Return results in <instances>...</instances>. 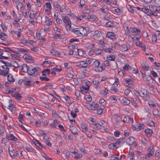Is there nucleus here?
<instances>
[{"mask_svg": "<svg viewBox=\"0 0 160 160\" xmlns=\"http://www.w3.org/2000/svg\"><path fill=\"white\" fill-rule=\"evenodd\" d=\"M62 19L67 31H71V22L70 18L67 16L62 15Z\"/></svg>", "mask_w": 160, "mask_h": 160, "instance_id": "nucleus-1", "label": "nucleus"}, {"mask_svg": "<svg viewBox=\"0 0 160 160\" xmlns=\"http://www.w3.org/2000/svg\"><path fill=\"white\" fill-rule=\"evenodd\" d=\"M40 69L38 67H36L34 68H30L29 70L28 73L31 75L33 76H36L38 74V71Z\"/></svg>", "mask_w": 160, "mask_h": 160, "instance_id": "nucleus-2", "label": "nucleus"}, {"mask_svg": "<svg viewBox=\"0 0 160 160\" xmlns=\"http://www.w3.org/2000/svg\"><path fill=\"white\" fill-rule=\"evenodd\" d=\"M126 143L128 145L130 146L133 144L135 147L137 146V144L135 142V139L132 137H130L128 138L126 140Z\"/></svg>", "mask_w": 160, "mask_h": 160, "instance_id": "nucleus-3", "label": "nucleus"}, {"mask_svg": "<svg viewBox=\"0 0 160 160\" xmlns=\"http://www.w3.org/2000/svg\"><path fill=\"white\" fill-rule=\"evenodd\" d=\"M153 147L151 146L150 147L148 150V153L145 156L146 159H149V157L153 154Z\"/></svg>", "mask_w": 160, "mask_h": 160, "instance_id": "nucleus-4", "label": "nucleus"}, {"mask_svg": "<svg viewBox=\"0 0 160 160\" xmlns=\"http://www.w3.org/2000/svg\"><path fill=\"white\" fill-rule=\"evenodd\" d=\"M42 134L43 135V140L46 144L49 147H51L52 145V144L50 142L49 140V138L48 136L45 134L44 132H43Z\"/></svg>", "mask_w": 160, "mask_h": 160, "instance_id": "nucleus-5", "label": "nucleus"}, {"mask_svg": "<svg viewBox=\"0 0 160 160\" xmlns=\"http://www.w3.org/2000/svg\"><path fill=\"white\" fill-rule=\"evenodd\" d=\"M117 36V35L112 32H108L106 35L107 37L112 40L116 39Z\"/></svg>", "mask_w": 160, "mask_h": 160, "instance_id": "nucleus-6", "label": "nucleus"}, {"mask_svg": "<svg viewBox=\"0 0 160 160\" xmlns=\"http://www.w3.org/2000/svg\"><path fill=\"white\" fill-rule=\"evenodd\" d=\"M130 32L134 36H138V35L141 32V31L140 30L135 28H131Z\"/></svg>", "mask_w": 160, "mask_h": 160, "instance_id": "nucleus-7", "label": "nucleus"}, {"mask_svg": "<svg viewBox=\"0 0 160 160\" xmlns=\"http://www.w3.org/2000/svg\"><path fill=\"white\" fill-rule=\"evenodd\" d=\"M71 31L75 35H77V36L81 37V34H80V27L73 28L72 29H71Z\"/></svg>", "mask_w": 160, "mask_h": 160, "instance_id": "nucleus-8", "label": "nucleus"}, {"mask_svg": "<svg viewBox=\"0 0 160 160\" xmlns=\"http://www.w3.org/2000/svg\"><path fill=\"white\" fill-rule=\"evenodd\" d=\"M7 138L9 140L16 141L18 140L17 138L15 136L12 134H9L6 136Z\"/></svg>", "mask_w": 160, "mask_h": 160, "instance_id": "nucleus-9", "label": "nucleus"}, {"mask_svg": "<svg viewBox=\"0 0 160 160\" xmlns=\"http://www.w3.org/2000/svg\"><path fill=\"white\" fill-rule=\"evenodd\" d=\"M102 51H104L105 52H108L112 53H113L114 50L112 49V47L110 46L109 48H107L104 46L102 49Z\"/></svg>", "mask_w": 160, "mask_h": 160, "instance_id": "nucleus-10", "label": "nucleus"}, {"mask_svg": "<svg viewBox=\"0 0 160 160\" xmlns=\"http://www.w3.org/2000/svg\"><path fill=\"white\" fill-rule=\"evenodd\" d=\"M126 139L125 138H120L117 140L116 141V143L117 144L118 146L119 147L121 146L124 143Z\"/></svg>", "mask_w": 160, "mask_h": 160, "instance_id": "nucleus-11", "label": "nucleus"}, {"mask_svg": "<svg viewBox=\"0 0 160 160\" xmlns=\"http://www.w3.org/2000/svg\"><path fill=\"white\" fill-rule=\"evenodd\" d=\"M140 96L143 98L146 97V96L147 95V90L144 88H141V90L139 91Z\"/></svg>", "mask_w": 160, "mask_h": 160, "instance_id": "nucleus-12", "label": "nucleus"}, {"mask_svg": "<svg viewBox=\"0 0 160 160\" xmlns=\"http://www.w3.org/2000/svg\"><path fill=\"white\" fill-rule=\"evenodd\" d=\"M69 129L73 134L76 135L78 134V130L75 126L73 125L70 126Z\"/></svg>", "mask_w": 160, "mask_h": 160, "instance_id": "nucleus-13", "label": "nucleus"}, {"mask_svg": "<svg viewBox=\"0 0 160 160\" xmlns=\"http://www.w3.org/2000/svg\"><path fill=\"white\" fill-rule=\"evenodd\" d=\"M17 52L21 53H24L25 54L26 53H28V51L22 48H17L16 50H15V51L14 52L15 53H17Z\"/></svg>", "mask_w": 160, "mask_h": 160, "instance_id": "nucleus-14", "label": "nucleus"}, {"mask_svg": "<svg viewBox=\"0 0 160 160\" xmlns=\"http://www.w3.org/2000/svg\"><path fill=\"white\" fill-rule=\"evenodd\" d=\"M80 34L81 37L85 36L87 33V31L86 29L82 27H80Z\"/></svg>", "mask_w": 160, "mask_h": 160, "instance_id": "nucleus-15", "label": "nucleus"}, {"mask_svg": "<svg viewBox=\"0 0 160 160\" xmlns=\"http://www.w3.org/2000/svg\"><path fill=\"white\" fill-rule=\"evenodd\" d=\"M34 83V82L32 81L29 80H28L25 78V80L24 82V84L26 86H28L30 87Z\"/></svg>", "mask_w": 160, "mask_h": 160, "instance_id": "nucleus-16", "label": "nucleus"}, {"mask_svg": "<svg viewBox=\"0 0 160 160\" xmlns=\"http://www.w3.org/2000/svg\"><path fill=\"white\" fill-rule=\"evenodd\" d=\"M29 69L30 68L27 66V65L23 64L22 67V70L24 72H27L28 73Z\"/></svg>", "mask_w": 160, "mask_h": 160, "instance_id": "nucleus-17", "label": "nucleus"}, {"mask_svg": "<svg viewBox=\"0 0 160 160\" xmlns=\"http://www.w3.org/2000/svg\"><path fill=\"white\" fill-rule=\"evenodd\" d=\"M105 25L107 27L113 28L115 26V22L109 21L106 23Z\"/></svg>", "mask_w": 160, "mask_h": 160, "instance_id": "nucleus-18", "label": "nucleus"}, {"mask_svg": "<svg viewBox=\"0 0 160 160\" xmlns=\"http://www.w3.org/2000/svg\"><path fill=\"white\" fill-rule=\"evenodd\" d=\"M141 11L144 12V13L146 14H148V15H153L154 14L153 13H151L149 12V10L148 8H141Z\"/></svg>", "mask_w": 160, "mask_h": 160, "instance_id": "nucleus-19", "label": "nucleus"}, {"mask_svg": "<svg viewBox=\"0 0 160 160\" xmlns=\"http://www.w3.org/2000/svg\"><path fill=\"white\" fill-rule=\"evenodd\" d=\"M84 61L78 62L77 63V66L80 67L85 68L86 67Z\"/></svg>", "mask_w": 160, "mask_h": 160, "instance_id": "nucleus-20", "label": "nucleus"}, {"mask_svg": "<svg viewBox=\"0 0 160 160\" xmlns=\"http://www.w3.org/2000/svg\"><path fill=\"white\" fill-rule=\"evenodd\" d=\"M116 57L114 55H108L107 56V60L108 61H114Z\"/></svg>", "mask_w": 160, "mask_h": 160, "instance_id": "nucleus-21", "label": "nucleus"}, {"mask_svg": "<svg viewBox=\"0 0 160 160\" xmlns=\"http://www.w3.org/2000/svg\"><path fill=\"white\" fill-rule=\"evenodd\" d=\"M145 132L146 134L148 137H150L152 136V130L148 128L145 129Z\"/></svg>", "mask_w": 160, "mask_h": 160, "instance_id": "nucleus-22", "label": "nucleus"}, {"mask_svg": "<svg viewBox=\"0 0 160 160\" xmlns=\"http://www.w3.org/2000/svg\"><path fill=\"white\" fill-rule=\"evenodd\" d=\"M45 5L47 9H45V11L49 12L51 9L52 6L50 2H46L45 3Z\"/></svg>", "mask_w": 160, "mask_h": 160, "instance_id": "nucleus-23", "label": "nucleus"}, {"mask_svg": "<svg viewBox=\"0 0 160 160\" xmlns=\"http://www.w3.org/2000/svg\"><path fill=\"white\" fill-rule=\"evenodd\" d=\"M7 79L8 81L10 82H13L14 81V79L11 74L9 73L7 76Z\"/></svg>", "mask_w": 160, "mask_h": 160, "instance_id": "nucleus-24", "label": "nucleus"}, {"mask_svg": "<svg viewBox=\"0 0 160 160\" xmlns=\"http://www.w3.org/2000/svg\"><path fill=\"white\" fill-rule=\"evenodd\" d=\"M25 149L27 151L29 152H32L36 153V151L35 150L32 148L31 146L26 147Z\"/></svg>", "mask_w": 160, "mask_h": 160, "instance_id": "nucleus-25", "label": "nucleus"}, {"mask_svg": "<svg viewBox=\"0 0 160 160\" xmlns=\"http://www.w3.org/2000/svg\"><path fill=\"white\" fill-rule=\"evenodd\" d=\"M136 45L137 46L141 47L143 50L144 51L145 50L146 48V45L145 44L142 43H140V42L139 41L138 42L136 43Z\"/></svg>", "mask_w": 160, "mask_h": 160, "instance_id": "nucleus-26", "label": "nucleus"}, {"mask_svg": "<svg viewBox=\"0 0 160 160\" xmlns=\"http://www.w3.org/2000/svg\"><path fill=\"white\" fill-rule=\"evenodd\" d=\"M81 127L83 131L86 132L88 129L87 126L85 123H82L80 124Z\"/></svg>", "mask_w": 160, "mask_h": 160, "instance_id": "nucleus-27", "label": "nucleus"}, {"mask_svg": "<svg viewBox=\"0 0 160 160\" xmlns=\"http://www.w3.org/2000/svg\"><path fill=\"white\" fill-rule=\"evenodd\" d=\"M50 73V69H44L42 71V75L43 76L46 75V74L48 75Z\"/></svg>", "mask_w": 160, "mask_h": 160, "instance_id": "nucleus-28", "label": "nucleus"}, {"mask_svg": "<svg viewBox=\"0 0 160 160\" xmlns=\"http://www.w3.org/2000/svg\"><path fill=\"white\" fill-rule=\"evenodd\" d=\"M50 52L52 55L56 56H59L60 54V52L57 51L54 49L51 50Z\"/></svg>", "mask_w": 160, "mask_h": 160, "instance_id": "nucleus-29", "label": "nucleus"}, {"mask_svg": "<svg viewBox=\"0 0 160 160\" xmlns=\"http://www.w3.org/2000/svg\"><path fill=\"white\" fill-rule=\"evenodd\" d=\"M100 63L98 61L96 60L93 62L92 66L93 67L97 68V67L99 65Z\"/></svg>", "mask_w": 160, "mask_h": 160, "instance_id": "nucleus-30", "label": "nucleus"}, {"mask_svg": "<svg viewBox=\"0 0 160 160\" xmlns=\"http://www.w3.org/2000/svg\"><path fill=\"white\" fill-rule=\"evenodd\" d=\"M145 125L143 123H139L138 124L137 126V131H138L144 128Z\"/></svg>", "mask_w": 160, "mask_h": 160, "instance_id": "nucleus-31", "label": "nucleus"}, {"mask_svg": "<svg viewBox=\"0 0 160 160\" xmlns=\"http://www.w3.org/2000/svg\"><path fill=\"white\" fill-rule=\"evenodd\" d=\"M29 18L31 19H34L35 17V15L34 13L31 12L30 11H29L28 12Z\"/></svg>", "mask_w": 160, "mask_h": 160, "instance_id": "nucleus-32", "label": "nucleus"}, {"mask_svg": "<svg viewBox=\"0 0 160 160\" xmlns=\"http://www.w3.org/2000/svg\"><path fill=\"white\" fill-rule=\"evenodd\" d=\"M52 36L54 39H58L59 38H61V36H63V35L58 34L55 33L52 34Z\"/></svg>", "mask_w": 160, "mask_h": 160, "instance_id": "nucleus-33", "label": "nucleus"}, {"mask_svg": "<svg viewBox=\"0 0 160 160\" xmlns=\"http://www.w3.org/2000/svg\"><path fill=\"white\" fill-rule=\"evenodd\" d=\"M35 144L36 146L39 148L42 149V145L38 141L36 140Z\"/></svg>", "mask_w": 160, "mask_h": 160, "instance_id": "nucleus-34", "label": "nucleus"}, {"mask_svg": "<svg viewBox=\"0 0 160 160\" xmlns=\"http://www.w3.org/2000/svg\"><path fill=\"white\" fill-rule=\"evenodd\" d=\"M128 49V48L126 44H123L121 46V50L122 52L126 51Z\"/></svg>", "mask_w": 160, "mask_h": 160, "instance_id": "nucleus-35", "label": "nucleus"}, {"mask_svg": "<svg viewBox=\"0 0 160 160\" xmlns=\"http://www.w3.org/2000/svg\"><path fill=\"white\" fill-rule=\"evenodd\" d=\"M73 153L75 154V157L77 158H81L82 156V154H78L76 152L74 151Z\"/></svg>", "mask_w": 160, "mask_h": 160, "instance_id": "nucleus-36", "label": "nucleus"}, {"mask_svg": "<svg viewBox=\"0 0 160 160\" xmlns=\"http://www.w3.org/2000/svg\"><path fill=\"white\" fill-rule=\"evenodd\" d=\"M5 131V129L4 127L2 125L0 124V135L2 136Z\"/></svg>", "mask_w": 160, "mask_h": 160, "instance_id": "nucleus-37", "label": "nucleus"}, {"mask_svg": "<svg viewBox=\"0 0 160 160\" xmlns=\"http://www.w3.org/2000/svg\"><path fill=\"white\" fill-rule=\"evenodd\" d=\"M20 43L23 44L24 45H26L29 43L28 42L25 38H22L20 40Z\"/></svg>", "mask_w": 160, "mask_h": 160, "instance_id": "nucleus-38", "label": "nucleus"}, {"mask_svg": "<svg viewBox=\"0 0 160 160\" xmlns=\"http://www.w3.org/2000/svg\"><path fill=\"white\" fill-rule=\"evenodd\" d=\"M1 62L4 64H5V67H8L9 66H12V65L11 64V63L8 62H6L5 61L3 60H1Z\"/></svg>", "mask_w": 160, "mask_h": 160, "instance_id": "nucleus-39", "label": "nucleus"}, {"mask_svg": "<svg viewBox=\"0 0 160 160\" xmlns=\"http://www.w3.org/2000/svg\"><path fill=\"white\" fill-rule=\"evenodd\" d=\"M122 101L126 105H128L130 102V101L125 97L122 98Z\"/></svg>", "mask_w": 160, "mask_h": 160, "instance_id": "nucleus-40", "label": "nucleus"}, {"mask_svg": "<svg viewBox=\"0 0 160 160\" xmlns=\"http://www.w3.org/2000/svg\"><path fill=\"white\" fill-rule=\"evenodd\" d=\"M62 154L65 156L66 158H68L70 156V153L68 151H66L64 152Z\"/></svg>", "mask_w": 160, "mask_h": 160, "instance_id": "nucleus-41", "label": "nucleus"}, {"mask_svg": "<svg viewBox=\"0 0 160 160\" xmlns=\"http://www.w3.org/2000/svg\"><path fill=\"white\" fill-rule=\"evenodd\" d=\"M10 105H11V111L13 113H15L16 111L15 106L12 104H10Z\"/></svg>", "mask_w": 160, "mask_h": 160, "instance_id": "nucleus-42", "label": "nucleus"}, {"mask_svg": "<svg viewBox=\"0 0 160 160\" xmlns=\"http://www.w3.org/2000/svg\"><path fill=\"white\" fill-rule=\"evenodd\" d=\"M53 6L55 9H58L60 7L57 1H55L53 2Z\"/></svg>", "mask_w": 160, "mask_h": 160, "instance_id": "nucleus-43", "label": "nucleus"}, {"mask_svg": "<svg viewBox=\"0 0 160 160\" xmlns=\"http://www.w3.org/2000/svg\"><path fill=\"white\" fill-rule=\"evenodd\" d=\"M8 151L9 152V154L10 155L11 157H12L13 156H15V151L13 150L10 151L9 148H8Z\"/></svg>", "mask_w": 160, "mask_h": 160, "instance_id": "nucleus-44", "label": "nucleus"}, {"mask_svg": "<svg viewBox=\"0 0 160 160\" xmlns=\"http://www.w3.org/2000/svg\"><path fill=\"white\" fill-rule=\"evenodd\" d=\"M12 63L13 64L12 65V66L15 67L16 68H17L19 67V65L18 63L15 61H13L12 62Z\"/></svg>", "mask_w": 160, "mask_h": 160, "instance_id": "nucleus-45", "label": "nucleus"}, {"mask_svg": "<svg viewBox=\"0 0 160 160\" xmlns=\"http://www.w3.org/2000/svg\"><path fill=\"white\" fill-rule=\"evenodd\" d=\"M102 51V49L100 50L98 48H97L94 50L95 54H100Z\"/></svg>", "mask_w": 160, "mask_h": 160, "instance_id": "nucleus-46", "label": "nucleus"}, {"mask_svg": "<svg viewBox=\"0 0 160 160\" xmlns=\"http://www.w3.org/2000/svg\"><path fill=\"white\" fill-rule=\"evenodd\" d=\"M153 114L155 116H157L158 115L159 111L156 109H154L152 111Z\"/></svg>", "mask_w": 160, "mask_h": 160, "instance_id": "nucleus-47", "label": "nucleus"}, {"mask_svg": "<svg viewBox=\"0 0 160 160\" xmlns=\"http://www.w3.org/2000/svg\"><path fill=\"white\" fill-rule=\"evenodd\" d=\"M110 15L106 14L103 16V18L104 19L107 20H109L110 19Z\"/></svg>", "mask_w": 160, "mask_h": 160, "instance_id": "nucleus-48", "label": "nucleus"}, {"mask_svg": "<svg viewBox=\"0 0 160 160\" xmlns=\"http://www.w3.org/2000/svg\"><path fill=\"white\" fill-rule=\"evenodd\" d=\"M15 154L16 156L19 158H20L22 155V152L21 151H17Z\"/></svg>", "mask_w": 160, "mask_h": 160, "instance_id": "nucleus-49", "label": "nucleus"}, {"mask_svg": "<svg viewBox=\"0 0 160 160\" xmlns=\"http://www.w3.org/2000/svg\"><path fill=\"white\" fill-rule=\"evenodd\" d=\"M96 105L95 107H93V108H91V110H95L98 109V108L99 105L98 103H96L95 102H92V105Z\"/></svg>", "mask_w": 160, "mask_h": 160, "instance_id": "nucleus-50", "label": "nucleus"}, {"mask_svg": "<svg viewBox=\"0 0 160 160\" xmlns=\"http://www.w3.org/2000/svg\"><path fill=\"white\" fill-rule=\"evenodd\" d=\"M0 38L2 40H4L7 37L6 33H1L0 35Z\"/></svg>", "mask_w": 160, "mask_h": 160, "instance_id": "nucleus-51", "label": "nucleus"}, {"mask_svg": "<svg viewBox=\"0 0 160 160\" xmlns=\"http://www.w3.org/2000/svg\"><path fill=\"white\" fill-rule=\"evenodd\" d=\"M157 36L156 34H154L152 36V40L153 42H157Z\"/></svg>", "mask_w": 160, "mask_h": 160, "instance_id": "nucleus-52", "label": "nucleus"}, {"mask_svg": "<svg viewBox=\"0 0 160 160\" xmlns=\"http://www.w3.org/2000/svg\"><path fill=\"white\" fill-rule=\"evenodd\" d=\"M42 4V1L39 0H37V2L36 4V5L38 7H41Z\"/></svg>", "mask_w": 160, "mask_h": 160, "instance_id": "nucleus-53", "label": "nucleus"}, {"mask_svg": "<svg viewBox=\"0 0 160 160\" xmlns=\"http://www.w3.org/2000/svg\"><path fill=\"white\" fill-rule=\"evenodd\" d=\"M15 98L16 99L20 100L22 99V96L19 93H16V95Z\"/></svg>", "mask_w": 160, "mask_h": 160, "instance_id": "nucleus-54", "label": "nucleus"}, {"mask_svg": "<svg viewBox=\"0 0 160 160\" xmlns=\"http://www.w3.org/2000/svg\"><path fill=\"white\" fill-rule=\"evenodd\" d=\"M65 98L67 103L69 104H71L72 103V102L71 100H70V98L68 96H65Z\"/></svg>", "mask_w": 160, "mask_h": 160, "instance_id": "nucleus-55", "label": "nucleus"}, {"mask_svg": "<svg viewBox=\"0 0 160 160\" xmlns=\"http://www.w3.org/2000/svg\"><path fill=\"white\" fill-rule=\"evenodd\" d=\"M89 87H86L85 86H82L80 88L81 91L84 92L85 90H88L89 89Z\"/></svg>", "mask_w": 160, "mask_h": 160, "instance_id": "nucleus-56", "label": "nucleus"}, {"mask_svg": "<svg viewBox=\"0 0 160 160\" xmlns=\"http://www.w3.org/2000/svg\"><path fill=\"white\" fill-rule=\"evenodd\" d=\"M44 77H40V79L42 81H48L49 80V79L48 78H47V77H46L45 75H44Z\"/></svg>", "mask_w": 160, "mask_h": 160, "instance_id": "nucleus-57", "label": "nucleus"}, {"mask_svg": "<svg viewBox=\"0 0 160 160\" xmlns=\"http://www.w3.org/2000/svg\"><path fill=\"white\" fill-rule=\"evenodd\" d=\"M78 55L80 56H82L83 55L84 52L81 50L78 49Z\"/></svg>", "mask_w": 160, "mask_h": 160, "instance_id": "nucleus-58", "label": "nucleus"}, {"mask_svg": "<svg viewBox=\"0 0 160 160\" xmlns=\"http://www.w3.org/2000/svg\"><path fill=\"white\" fill-rule=\"evenodd\" d=\"M142 68L145 70L148 71L149 69V66H146L144 64H142Z\"/></svg>", "mask_w": 160, "mask_h": 160, "instance_id": "nucleus-59", "label": "nucleus"}, {"mask_svg": "<svg viewBox=\"0 0 160 160\" xmlns=\"http://www.w3.org/2000/svg\"><path fill=\"white\" fill-rule=\"evenodd\" d=\"M71 114L72 116L74 118H76L77 117L76 113L74 111H73V110L71 111Z\"/></svg>", "mask_w": 160, "mask_h": 160, "instance_id": "nucleus-60", "label": "nucleus"}, {"mask_svg": "<svg viewBox=\"0 0 160 160\" xmlns=\"http://www.w3.org/2000/svg\"><path fill=\"white\" fill-rule=\"evenodd\" d=\"M103 69H104L103 68V67L102 66H99V65L98 67H97V68L95 70L96 71L101 72Z\"/></svg>", "mask_w": 160, "mask_h": 160, "instance_id": "nucleus-61", "label": "nucleus"}, {"mask_svg": "<svg viewBox=\"0 0 160 160\" xmlns=\"http://www.w3.org/2000/svg\"><path fill=\"white\" fill-rule=\"evenodd\" d=\"M84 62L85 63L86 67L87 66V65H89L91 63V62L90 61V59L89 58H87L85 61H84Z\"/></svg>", "mask_w": 160, "mask_h": 160, "instance_id": "nucleus-62", "label": "nucleus"}, {"mask_svg": "<svg viewBox=\"0 0 160 160\" xmlns=\"http://www.w3.org/2000/svg\"><path fill=\"white\" fill-rule=\"evenodd\" d=\"M26 10L23 9L22 10V15L25 17L26 18L27 16V14L26 12H24Z\"/></svg>", "mask_w": 160, "mask_h": 160, "instance_id": "nucleus-63", "label": "nucleus"}, {"mask_svg": "<svg viewBox=\"0 0 160 160\" xmlns=\"http://www.w3.org/2000/svg\"><path fill=\"white\" fill-rule=\"evenodd\" d=\"M79 2L80 3L79 6L81 7H82L85 4V1L83 0H80Z\"/></svg>", "mask_w": 160, "mask_h": 160, "instance_id": "nucleus-64", "label": "nucleus"}]
</instances>
